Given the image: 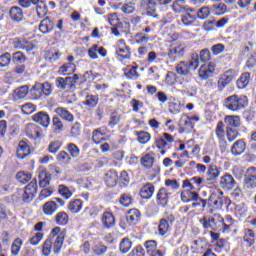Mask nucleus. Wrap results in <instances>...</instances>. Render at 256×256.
Returning a JSON list of instances; mask_svg holds the SVG:
<instances>
[{
	"label": "nucleus",
	"instance_id": "nucleus-1",
	"mask_svg": "<svg viewBox=\"0 0 256 256\" xmlns=\"http://www.w3.org/2000/svg\"><path fill=\"white\" fill-rule=\"evenodd\" d=\"M246 105L247 97H239L237 94L228 96L224 100V107L229 111H241V109H245Z\"/></svg>",
	"mask_w": 256,
	"mask_h": 256
},
{
	"label": "nucleus",
	"instance_id": "nucleus-2",
	"mask_svg": "<svg viewBox=\"0 0 256 256\" xmlns=\"http://www.w3.org/2000/svg\"><path fill=\"white\" fill-rule=\"evenodd\" d=\"M218 186L220 189H223V191H231L237 187V180H235L233 175L224 173L219 179Z\"/></svg>",
	"mask_w": 256,
	"mask_h": 256
},
{
	"label": "nucleus",
	"instance_id": "nucleus-3",
	"mask_svg": "<svg viewBox=\"0 0 256 256\" xmlns=\"http://www.w3.org/2000/svg\"><path fill=\"white\" fill-rule=\"evenodd\" d=\"M185 55V46L180 44L178 46H174L168 49L167 57L168 63H175V61H179V59H183Z\"/></svg>",
	"mask_w": 256,
	"mask_h": 256
},
{
	"label": "nucleus",
	"instance_id": "nucleus-4",
	"mask_svg": "<svg viewBox=\"0 0 256 256\" xmlns=\"http://www.w3.org/2000/svg\"><path fill=\"white\" fill-rule=\"evenodd\" d=\"M175 223V216L173 214L168 215L166 218H162L159 221L158 225V233L162 237L167 235L169 231H171V225Z\"/></svg>",
	"mask_w": 256,
	"mask_h": 256
},
{
	"label": "nucleus",
	"instance_id": "nucleus-5",
	"mask_svg": "<svg viewBox=\"0 0 256 256\" xmlns=\"http://www.w3.org/2000/svg\"><path fill=\"white\" fill-rule=\"evenodd\" d=\"M181 200L183 201V203H191V201H201L203 209L207 207V200L199 197V193H197L196 191H189V190L182 191Z\"/></svg>",
	"mask_w": 256,
	"mask_h": 256
},
{
	"label": "nucleus",
	"instance_id": "nucleus-6",
	"mask_svg": "<svg viewBox=\"0 0 256 256\" xmlns=\"http://www.w3.org/2000/svg\"><path fill=\"white\" fill-rule=\"evenodd\" d=\"M236 75L237 72L234 69L227 70L217 82L218 91H223V89L235 79Z\"/></svg>",
	"mask_w": 256,
	"mask_h": 256
},
{
	"label": "nucleus",
	"instance_id": "nucleus-7",
	"mask_svg": "<svg viewBox=\"0 0 256 256\" xmlns=\"http://www.w3.org/2000/svg\"><path fill=\"white\" fill-rule=\"evenodd\" d=\"M244 188L255 189L256 188V168H248L244 175Z\"/></svg>",
	"mask_w": 256,
	"mask_h": 256
},
{
	"label": "nucleus",
	"instance_id": "nucleus-8",
	"mask_svg": "<svg viewBox=\"0 0 256 256\" xmlns=\"http://www.w3.org/2000/svg\"><path fill=\"white\" fill-rule=\"evenodd\" d=\"M157 3L155 0H141V7L146 9V15L148 17H153L154 19H159V14H157Z\"/></svg>",
	"mask_w": 256,
	"mask_h": 256
},
{
	"label": "nucleus",
	"instance_id": "nucleus-9",
	"mask_svg": "<svg viewBox=\"0 0 256 256\" xmlns=\"http://www.w3.org/2000/svg\"><path fill=\"white\" fill-rule=\"evenodd\" d=\"M32 121L45 128L49 127V125L51 124V118L49 117V114L44 111H40L34 114L32 116Z\"/></svg>",
	"mask_w": 256,
	"mask_h": 256
},
{
	"label": "nucleus",
	"instance_id": "nucleus-10",
	"mask_svg": "<svg viewBox=\"0 0 256 256\" xmlns=\"http://www.w3.org/2000/svg\"><path fill=\"white\" fill-rule=\"evenodd\" d=\"M55 29V22L51 17L46 16L44 19L41 20L39 24V31L43 33V35H48Z\"/></svg>",
	"mask_w": 256,
	"mask_h": 256
},
{
	"label": "nucleus",
	"instance_id": "nucleus-11",
	"mask_svg": "<svg viewBox=\"0 0 256 256\" xmlns=\"http://www.w3.org/2000/svg\"><path fill=\"white\" fill-rule=\"evenodd\" d=\"M219 175H221V168L215 165H210L206 173L207 183H213V181H217V179H219Z\"/></svg>",
	"mask_w": 256,
	"mask_h": 256
},
{
	"label": "nucleus",
	"instance_id": "nucleus-12",
	"mask_svg": "<svg viewBox=\"0 0 256 256\" xmlns=\"http://www.w3.org/2000/svg\"><path fill=\"white\" fill-rule=\"evenodd\" d=\"M245 149H247V143L243 141V139H239L231 147V153L234 157H239V155H243L245 153Z\"/></svg>",
	"mask_w": 256,
	"mask_h": 256
},
{
	"label": "nucleus",
	"instance_id": "nucleus-13",
	"mask_svg": "<svg viewBox=\"0 0 256 256\" xmlns=\"http://www.w3.org/2000/svg\"><path fill=\"white\" fill-rule=\"evenodd\" d=\"M224 124L226 129H237V127H241V117L228 115L224 118Z\"/></svg>",
	"mask_w": 256,
	"mask_h": 256
},
{
	"label": "nucleus",
	"instance_id": "nucleus-14",
	"mask_svg": "<svg viewBox=\"0 0 256 256\" xmlns=\"http://www.w3.org/2000/svg\"><path fill=\"white\" fill-rule=\"evenodd\" d=\"M26 135L29 139H39L41 137V132L39 126L37 124H27L25 127Z\"/></svg>",
	"mask_w": 256,
	"mask_h": 256
},
{
	"label": "nucleus",
	"instance_id": "nucleus-15",
	"mask_svg": "<svg viewBox=\"0 0 256 256\" xmlns=\"http://www.w3.org/2000/svg\"><path fill=\"white\" fill-rule=\"evenodd\" d=\"M101 222L104 229H113L115 227V216L111 212H104Z\"/></svg>",
	"mask_w": 256,
	"mask_h": 256
},
{
	"label": "nucleus",
	"instance_id": "nucleus-16",
	"mask_svg": "<svg viewBox=\"0 0 256 256\" xmlns=\"http://www.w3.org/2000/svg\"><path fill=\"white\" fill-rule=\"evenodd\" d=\"M54 113H56L58 117H61L63 121H68V123H73V121H75V116H73V114L70 113L66 108L57 107L54 110Z\"/></svg>",
	"mask_w": 256,
	"mask_h": 256
},
{
	"label": "nucleus",
	"instance_id": "nucleus-17",
	"mask_svg": "<svg viewBox=\"0 0 256 256\" xmlns=\"http://www.w3.org/2000/svg\"><path fill=\"white\" fill-rule=\"evenodd\" d=\"M118 179L119 176L117 175V171L115 170L107 171L104 176V181L107 187H115V185H117Z\"/></svg>",
	"mask_w": 256,
	"mask_h": 256
},
{
	"label": "nucleus",
	"instance_id": "nucleus-18",
	"mask_svg": "<svg viewBox=\"0 0 256 256\" xmlns=\"http://www.w3.org/2000/svg\"><path fill=\"white\" fill-rule=\"evenodd\" d=\"M156 199L158 205H161V207H167V203H169V193L167 192V189L160 188L157 193Z\"/></svg>",
	"mask_w": 256,
	"mask_h": 256
},
{
	"label": "nucleus",
	"instance_id": "nucleus-19",
	"mask_svg": "<svg viewBox=\"0 0 256 256\" xmlns=\"http://www.w3.org/2000/svg\"><path fill=\"white\" fill-rule=\"evenodd\" d=\"M55 85L57 89H60V91H72L73 89L67 77L56 78Z\"/></svg>",
	"mask_w": 256,
	"mask_h": 256
},
{
	"label": "nucleus",
	"instance_id": "nucleus-20",
	"mask_svg": "<svg viewBox=\"0 0 256 256\" xmlns=\"http://www.w3.org/2000/svg\"><path fill=\"white\" fill-rule=\"evenodd\" d=\"M39 179V187L41 189H45L51 183V173H49L47 170H43L38 174Z\"/></svg>",
	"mask_w": 256,
	"mask_h": 256
},
{
	"label": "nucleus",
	"instance_id": "nucleus-21",
	"mask_svg": "<svg viewBox=\"0 0 256 256\" xmlns=\"http://www.w3.org/2000/svg\"><path fill=\"white\" fill-rule=\"evenodd\" d=\"M153 193H155V186L151 183H147L140 190V197L142 199H151L153 197Z\"/></svg>",
	"mask_w": 256,
	"mask_h": 256
},
{
	"label": "nucleus",
	"instance_id": "nucleus-22",
	"mask_svg": "<svg viewBox=\"0 0 256 256\" xmlns=\"http://www.w3.org/2000/svg\"><path fill=\"white\" fill-rule=\"evenodd\" d=\"M29 152H30L29 145L25 141H20L16 151V155L18 159H25V157L29 155Z\"/></svg>",
	"mask_w": 256,
	"mask_h": 256
},
{
	"label": "nucleus",
	"instance_id": "nucleus-23",
	"mask_svg": "<svg viewBox=\"0 0 256 256\" xmlns=\"http://www.w3.org/2000/svg\"><path fill=\"white\" fill-rule=\"evenodd\" d=\"M176 73L187 77L191 73V66H189L187 61H181L176 65Z\"/></svg>",
	"mask_w": 256,
	"mask_h": 256
},
{
	"label": "nucleus",
	"instance_id": "nucleus-24",
	"mask_svg": "<svg viewBox=\"0 0 256 256\" xmlns=\"http://www.w3.org/2000/svg\"><path fill=\"white\" fill-rule=\"evenodd\" d=\"M199 222L201 223L203 229H211L212 231H217L214 217L207 218V216H204L199 220Z\"/></svg>",
	"mask_w": 256,
	"mask_h": 256
},
{
	"label": "nucleus",
	"instance_id": "nucleus-25",
	"mask_svg": "<svg viewBox=\"0 0 256 256\" xmlns=\"http://www.w3.org/2000/svg\"><path fill=\"white\" fill-rule=\"evenodd\" d=\"M10 18L12 21H23V10L19 6H13L9 11Z\"/></svg>",
	"mask_w": 256,
	"mask_h": 256
},
{
	"label": "nucleus",
	"instance_id": "nucleus-26",
	"mask_svg": "<svg viewBox=\"0 0 256 256\" xmlns=\"http://www.w3.org/2000/svg\"><path fill=\"white\" fill-rule=\"evenodd\" d=\"M57 209H59V205H57L55 201H48L42 207L44 215L48 216L53 215V213H55Z\"/></svg>",
	"mask_w": 256,
	"mask_h": 256
},
{
	"label": "nucleus",
	"instance_id": "nucleus-27",
	"mask_svg": "<svg viewBox=\"0 0 256 256\" xmlns=\"http://www.w3.org/2000/svg\"><path fill=\"white\" fill-rule=\"evenodd\" d=\"M141 217V212L137 209H131L128 211V214L126 216V221L130 225H135L139 221Z\"/></svg>",
	"mask_w": 256,
	"mask_h": 256
},
{
	"label": "nucleus",
	"instance_id": "nucleus-28",
	"mask_svg": "<svg viewBox=\"0 0 256 256\" xmlns=\"http://www.w3.org/2000/svg\"><path fill=\"white\" fill-rule=\"evenodd\" d=\"M244 243H247V247H253L255 245V232L252 229L244 230Z\"/></svg>",
	"mask_w": 256,
	"mask_h": 256
},
{
	"label": "nucleus",
	"instance_id": "nucleus-29",
	"mask_svg": "<svg viewBox=\"0 0 256 256\" xmlns=\"http://www.w3.org/2000/svg\"><path fill=\"white\" fill-rule=\"evenodd\" d=\"M250 79H251V73L249 72L242 73L240 78L236 82L238 89H245V87L249 85Z\"/></svg>",
	"mask_w": 256,
	"mask_h": 256
},
{
	"label": "nucleus",
	"instance_id": "nucleus-30",
	"mask_svg": "<svg viewBox=\"0 0 256 256\" xmlns=\"http://www.w3.org/2000/svg\"><path fill=\"white\" fill-rule=\"evenodd\" d=\"M65 241V234H59L53 243V251L55 255H59L61 253V249L63 247V242Z\"/></svg>",
	"mask_w": 256,
	"mask_h": 256
},
{
	"label": "nucleus",
	"instance_id": "nucleus-31",
	"mask_svg": "<svg viewBox=\"0 0 256 256\" xmlns=\"http://www.w3.org/2000/svg\"><path fill=\"white\" fill-rule=\"evenodd\" d=\"M131 247H133V242L127 237L123 238L119 244V249L123 255L129 253V251H131Z\"/></svg>",
	"mask_w": 256,
	"mask_h": 256
},
{
	"label": "nucleus",
	"instance_id": "nucleus-32",
	"mask_svg": "<svg viewBox=\"0 0 256 256\" xmlns=\"http://www.w3.org/2000/svg\"><path fill=\"white\" fill-rule=\"evenodd\" d=\"M52 127L56 135H59V133H63V130L65 129V126H63V121H61V118H59V116L53 117Z\"/></svg>",
	"mask_w": 256,
	"mask_h": 256
},
{
	"label": "nucleus",
	"instance_id": "nucleus-33",
	"mask_svg": "<svg viewBox=\"0 0 256 256\" xmlns=\"http://www.w3.org/2000/svg\"><path fill=\"white\" fill-rule=\"evenodd\" d=\"M29 95L31 99H41V97H43L41 83H36L33 87H31L29 89Z\"/></svg>",
	"mask_w": 256,
	"mask_h": 256
},
{
	"label": "nucleus",
	"instance_id": "nucleus-34",
	"mask_svg": "<svg viewBox=\"0 0 256 256\" xmlns=\"http://www.w3.org/2000/svg\"><path fill=\"white\" fill-rule=\"evenodd\" d=\"M116 55L119 61H125V59H131V52L129 51V47L127 46H125L124 48H117Z\"/></svg>",
	"mask_w": 256,
	"mask_h": 256
},
{
	"label": "nucleus",
	"instance_id": "nucleus-35",
	"mask_svg": "<svg viewBox=\"0 0 256 256\" xmlns=\"http://www.w3.org/2000/svg\"><path fill=\"white\" fill-rule=\"evenodd\" d=\"M136 137H137L138 143H141V145H147V143L151 141V134H149V132H145V131L136 132Z\"/></svg>",
	"mask_w": 256,
	"mask_h": 256
},
{
	"label": "nucleus",
	"instance_id": "nucleus-36",
	"mask_svg": "<svg viewBox=\"0 0 256 256\" xmlns=\"http://www.w3.org/2000/svg\"><path fill=\"white\" fill-rule=\"evenodd\" d=\"M172 9L175 13H185L187 6H185V0H176L172 4Z\"/></svg>",
	"mask_w": 256,
	"mask_h": 256
},
{
	"label": "nucleus",
	"instance_id": "nucleus-37",
	"mask_svg": "<svg viewBox=\"0 0 256 256\" xmlns=\"http://www.w3.org/2000/svg\"><path fill=\"white\" fill-rule=\"evenodd\" d=\"M51 249H53V238L48 237L42 245V255H51Z\"/></svg>",
	"mask_w": 256,
	"mask_h": 256
},
{
	"label": "nucleus",
	"instance_id": "nucleus-38",
	"mask_svg": "<svg viewBox=\"0 0 256 256\" xmlns=\"http://www.w3.org/2000/svg\"><path fill=\"white\" fill-rule=\"evenodd\" d=\"M121 123V114L119 112L114 111L110 114L108 126L109 127H116V125H119Z\"/></svg>",
	"mask_w": 256,
	"mask_h": 256
},
{
	"label": "nucleus",
	"instance_id": "nucleus-39",
	"mask_svg": "<svg viewBox=\"0 0 256 256\" xmlns=\"http://www.w3.org/2000/svg\"><path fill=\"white\" fill-rule=\"evenodd\" d=\"M83 207V201L76 199L74 201H71L68 205L69 211L72 213H79Z\"/></svg>",
	"mask_w": 256,
	"mask_h": 256
},
{
	"label": "nucleus",
	"instance_id": "nucleus-40",
	"mask_svg": "<svg viewBox=\"0 0 256 256\" xmlns=\"http://www.w3.org/2000/svg\"><path fill=\"white\" fill-rule=\"evenodd\" d=\"M14 93H15L17 99H25V97H27V94L29 95V86L24 85L19 88H16L14 90Z\"/></svg>",
	"mask_w": 256,
	"mask_h": 256
},
{
	"label": "nucleus",
	"instance_id": "nucleus-41",
	"mask_svg": "<svg viewBox=\"0 0 256 256\" xmlns=\"http://www.w3.org/2000/svg\"><path fill=\"white\" fill-rule=\"evenodd\" d=\"M97 103H99L98 95H87L84 105L93 109L94 107H97Z\"/></svg>",
	"mask_w": 256,
	"mask_h": 256
},
{
	"label": "nucleus",
	"instance_id": "nucleus-42",
	"mask_svg": "<svg viewBox=\"0 0 256 256\" xmlns=\"http://www.w3.org/2000/svg\"><path fill=\"white\" fill-rule=\"evenodd\" d=\"M12 61L16 65H19V63H25L27 61V56L23 52L17 51L12 54Z\"/></svg>",
	"mask_w": 256,
	"mask_h": 256
},
{
	"label": "nucleus",
	"instance_id": "nucleus-43",
	"mask_svg": "<svg viewBox=\"0 0 256 256\" xmlns=\"http://www.w3.org/2000/svg\"><path fill=\"white\" fill-rule=\"evenodd\" d=\"M186 62H188L189 67L193 69V71H197L199 68V54L192 53L190 60Z\"/></svg>",
	"mask_w": 256,
	"mask_h": 256
},
{
	"label": "nucleus",
	"instance_id": "nucleus-44",
	"mask_svg": "<svg viewBox=\"0 0 256 256\" xmlns=\"http://www.w3.org/2000/svg\"><path fill=\"white\" fill-rule=\"evenodd\" d=\"M48 8H47V4L40 2V4H37L36 6V13L37 16L39 17V19H43V17H45V15H47L48 13Z\"/></svg>",
	"mask_w": 256,
	"mask_h": 256
},
{
	"label": "nucleus",
	"instance_id": "nucleus-45",
	"mask_svg": "<svg viewBox=\"0 0 256 256\" xmlns=\"http://www.w3.org/2000/svg\"><path fill=\"white\" fill-rule=\"evenodd\" d=\"M134 41L138 45H146V43H149V36L143 32H139L134 36Z\"/></svg>",
	"mask_w": 256,
	"mask_h": 256
},
{
	"label": "nucleus",
	"instance_id": "nucleus-46",
	"mask_svg": "<svg viewBox=\"0 0 256 256\" xmlns=\"http://www.w3.org/2000/svg\"><path fill=\"white\" fill-rule=\"evenodd\" d=\"M55 221L57 225H67L69 223V216L65 212H59L55 216Z\"/></svg>",
	"mask_w": 256,
	"mask_h": 256
},
{
	"label": "nucleus",
	"instance_id": "nucleus-47",
	"mask_svg": "<svg viewBox=\"0 0 256 256\" xmlns=\"http://www.w3.org/2000/svg\"><path fill=\"white\" fill-rule=\"evenodd\" d=\"M198 75L200 79L207 81V79H209V77H211L213 74L211 73V71H209V69H207V64H204L200 67Z\"/></svg>",
	"mask_w": 256,
	"mask_h": 256
},
{
	"label": "nucleus",
	"instance_id": "nucleus-48",
	"mask_svg": "<svg viewBox=\"0 0 256 256\" xmlns=\"http://www.w3.org/2000/svg\"><path fill=\"white\" fill-rule=\"evenodd\" d=\"M212 11H213V8H211L210 10L209 7L204 6L197 11V18L201 20H205L207 19V17H209V15H211Z\"/></svg>",
	"mask_w": 256,
	"mask_h": 256
},
{
	"label": "nucleus",
	"instance_id": "nucleus-49",
	"mask_svg": "<svg viewBox=\"0 0 256 256\" xmlns=\"http://www.w3.org/2000/svg\"><path fill=\"white\" fill-rule=\"evenodd\" d=\"M67 151L74 159H77V157L81 155V150H79V147H77L74 143H69L67 145Z\"/></svg>",
	"mask_w": 256,
	"mask_h": 256
},
{
	"label": "nucleus",
	"instance_id": "nucleus-50",
	"mask_svg": "<svg viewBox=\"0 0 256 256\" xmlns=\"http://www.w3.org/2000/svg\"><path fill=\"white\" fill-rule=\"evenodd\" d=\"M23 245V240L20 238H16L11 246V253L12 255H19V252L21 251V246Z\"/></svg>",
	"mask_w": 256,
	"mask_h": 256
},
{
	"label": "nucleus",
	"instance_id": "nucleus-51",
	"mask_svg": "<svg viewBox=\"0 0 256 256\" xmlns=\"http://www.w3.org/2000/svg\"><path fill=\"white\" fill-rule=\"evenodd\" d=\"M153 161H155V158L151 156V154H146L144 157L141 158V164L146 169H151V167H153Z\"/></svg>",
	"mask_w": 256,
	"mask_h": 256
},
{
	"label": "nucleus",
	"instance_id": "nucleus-52",
	"mask_svg": "<svg viewBox=\"0 0 256 256\" xmlns=\"http://www.w3.org/2000/svg\"><path fill=\"white\" fill-rule=\"evenodd\" d=\"M137 69V66H132L127 72L124 73L125 77H127V79L137 81V79H139V72H137Z\"/></svg>",
	"mask_w": 256,
	"mask_h": 256
},
{
	"label": "nucleus",
	"instance_id": "nucleus-53",
	"mask_svg": "<svg viewBox=\"0 0 256 256\" xmlns=\"http://www.w3.org/2000/svg\"><path fill=\"white\" fill-rule=\"evenodd\" d=\"M226 137L229 143H233L239 137V131L235 128H226Z\"/></svg>",
	"mask_w": 256,
	"mask_h": 256
},
{
	"label": "nucleus",
	"instance_id": "nucleus-54",
	"mask_svg": "<svg viewBox=\"0 0 256 256\" xmlns=\"http://www.w3.org/2000/svg\"><path fill=\"white\" fill-rule=\"evenodd\" d=\"M16 179L23 185H26L28 181H31V173L20 171L16 174Z\"/></svg>",
	"mask_w": 256,
	"mask_h": 256
},
{
	"label": "nucleus",
	"instance_id": "nucleus-55",
	"mask_svg": "<svg viewBox=\"0 0 256 256\" xmlns=\"http://www.w3.org/2000/svg\"><path fill=\"white\" fill-rule=\"evenodd\" d=\"M75 71V64L68 62L64 65H62L59 69V73H63L66 75H70V73H73Z\"/></svg>",
	"mask_w": 256,
	"mask_h": 256
},
{
	"label": "nucleus",
	"instance_id": "nucleus-56",
	"mask_svg": "<svg viewBox=\"0 0 256 256\" xmlns=\"http://www.w3.org/2000/svg\"><path fill=\"white\" fill-rule=\"evenodd\" d=\"M144 247L146 249L147 255H149L150 253H153V251L157 250V241L148 240V241L144 242Z\"/></svg>",
	"mask_w": 256,
	"mask_h": 256
},
{
	"label": "nucleus",
	"instance_id": "nucleus-57",
	"mask_svg": "<svg viewBox=\"0 0 256 256\" xmlns=\"http://www.w3.org/2000/svg\"><path fill=\"white\" fill-rule=\"evenodd\" d=\"M21 109L24 115H31L32 113H35V111H37V106H35V104L33 103H26L22 105Z\"/></svg>",
	"mask_w": 256,
	"mask_h": 256
},
{
	"label": "nucleus",
	"instance_id": "nucleus-58",
	"mask_svg": "<svg viewBox=\"0 0 256 256\" xmlns=\"http://www.w3.org/2000/svg\"><path fill=\"white\" fill-rule=\"evenodd\" d=\"M225 123L223 121H219L215 130V133L218 137V139H224L225 138Z\"/></svg>",
	"mask_w": 256,
	"mask_h": 256
},
{
	"label": "nucleus",
	"instance_id": "nucleus-59",
	"mask_svg": "<svg viewBox=\"0 0 256 256\" xmlns=\"http://www.w3.org/2000/svg\"><path fill=\"white\" fill-rule=\"evenodd\" d=\"M227 11V6L225 4H214L212 6V13L214 15H223Z\"/></svg>",
	"mask_w": 256,
	"mask_h": 256
},
{
	"label": "nucleus",
	"instance_id": "nucleus-60",
	"mask_svg": "<svg viewBox=\"0 0 256 256\" xmlns=\"http://www.w3.org/2000/svg\"><path fill=\"white\" fill-rule=\"evenodd\" d=\"M52 195H53L52 188H43L38 195V201H44V199H47Z\"/></svg>",
	"mask_w": 256,
	"mask_h": 256
},
{
	"label": "nucleus",
	"instance_id": "nucleus-61",
	"mask_svg": "<svg viewBox=\"0 0 256 256\" xmlns=\"http://www.w3.org/2000/svg\"><path fill=\"white\" fill-rule=\"evenodd\" d=\"M93 252L95 255H105V253H107V246H105L103 243H98L94 245Z\"/></svg>",
	"mask_w": 256,
	"mask_h": 256
},
{
	"label": "nucleus",
	"instance_id": "nucleus-62",
	"mask_svg": "<svg viewBox=\"0 0 256 256\" xmlns=\"http://www.w3.org/2000/svg\"><path fill=\"white\" fill-rule=\"evenodd\" d=\"M11 63V54L6 52L0 56V67H7Z\"/></svg>",
	"mask_w": 256,
	"mask_h": 256
},
{
	"label": "nucleus",
	"instance_id": "nucleus-63",
	"mask_svg": "<svg viewBox=\"0 0 256 256\" xmlns=\"http://www.w3.org/2000/svg\"><path fill=\"white\" fill-rule=\"evenodd\" d=\"M128 256H145V248H143L141 245H138L132 249Z\"/></svg>",
	"mask_w": 256,
	"mask_h": 256
},
{
	"label": "nucleus",
	"instance_id": "nucleus-64",
	"mask_svg": "<svg viewBox=\"0 0 256 256\" xmlns=\"http://www.w3.org/2000/svg\"><path fill=\"white\" fill-rule=\"evenodd\" d=\"M202 29L207 32L215 31V19L206 20L202 25Z\"/></svg>",
	"mask_w": 256,
	"mask_h": 256
}]
</instances>
